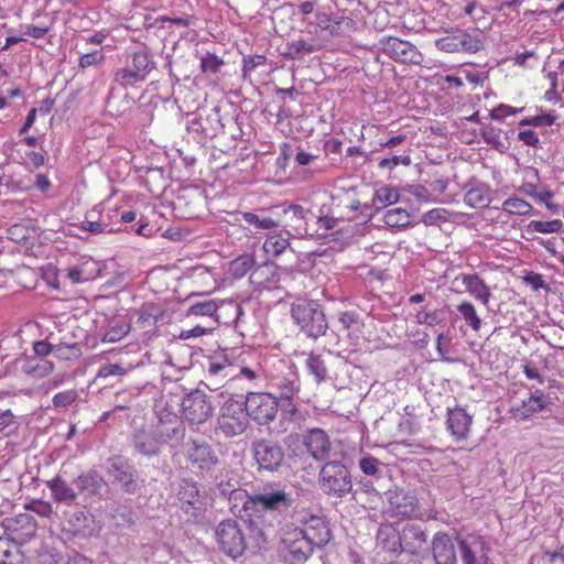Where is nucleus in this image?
<instances>
[{
	"mask_svg": "<svg viewBox=\"0 0 564 564\" xmlns=\"http://www.w3.org/2000/svg\"><path fill=\"white\" fill-rule=\"evenodd\" d=\"M267 58L263 55H253L243 59V78H247L250 73L258 66L264 65Z\"/></svg>",
	"mask_w": 564,
	"mask_h": 564,
	"instance_id": "57",
	"label": "nucleus"
},
{
	"mask_svg": "<svg viewBox=\"0 0 564 564\" xmlns=\"http://www.w3.org/2000/svg\"><path fill=\"white\" fill-rule=\"evenodd\" d=\"M128 373V370L117 364H107L99 368L96 378L106 379L109 377H121Z\"/></svg>",
	"mask_w": 564,
	"mask_h": 564,
	"instance_id": "53",
	"label": "nucleus"
},
{
	"mask_svg": "<svg viewBox=\"0 0 564 564\" xmlns=\"http://www.w3.org/2000/svg\"><path fill=\"white\" fill-rule=\"evenodd\" d=\"M242 219L253 225L259 230H274L278 229V219L273 215L272 206L261 208L257 212H245L241 213Z\"/></svg>",
	"mask_w": 564,
	"mask_h": 564,
	"instance_id": "28",
	"label": "nucleus"
},
{
	"mask_svg": "<svg viewBox=\"0 0 564 564\" xmlns=\"http://www.w3.org/2000/svg\"><path fill=\"white\" fill-rule=\"evenodd\" d=\"M177 499L184 512L191 513L193 518H197L203 507V499L196 482L182 480L177 490Z\"/></svg>",
	"mask_w": 564,
	"mask_h": 564,
	"instance_id": "17",
	"label": "nucleus"
},
{
	"mask_svg": "<svg viewBox=\"0 0 564 564\" xmlns=\"http://www.w3.org/2000/svg\"><path fill=\"white\" fill-rule=\"evenodd\" d=\"M464 202L471 208L487 207L490 202V187L482 182H470Z\"/></svg>",
	"mask_w": 564,
	"mask_h": 564,
	"instance_id": "29",
	"label": "nucleus"
},
{
	"mask_svg": "<svg viewBox=\"0 0 564 564\" xmlns=\"http://www.w3.org/2000/svg\"><path fill=\"white\" fill-rule=\"evenodd\" d=\"M289 48L291 51V55L294 57H302L305 54H310L316 51L315 45L312 41H307L304 39L294 40L289 43Z\"/></svg>",
	"mask_w": 564,
	"mask_h": 564,
	"instance_id": "50",
	"label": "nucleus"
},
{
	"mask_svg": "<svg viewBox=\"0 0 564 564\" xmlns=\"http://www.w3.org/2000/svg\"><path fill=\"white\" fill-rule=\"evenodd\" d=\"M523 108H514L509 105L500 104L490 111V117L495 120H502L507 116L519 113Z\"/></svg>",
	"mask_w": 564,
	"mask_h": 564,
	"instance_id": "56",
	"label": "nucleus"
},
{
	"mask_svg": "<svg viewBox=\"0 0 564 564\" xmlns=\"http://www.w3.org/2000/svg\"><path fill=\"white\" fill-rule=\"evenodd\" d=\"M456 540L448 534L437 532L432 541V553L435 564H457Z\"/></svg>",
	"mask_w": 564,
	"mask_h": 564,
	"instance_id": "21",
	"label": "nucleus"
},
{
	"mask_svg": "<svg viewBox=\"0 0 564 564\" xmlns=\"http://www.w3.org/2000/svg\"><path fill=\"white\" fill-rule=\"evenodd\" d=\"M380 467V460L371 455L367 454L359 459V468L367 476H378Z\"/></svg>",
	"mask_w": 564,
	"mask_h": 564,
	"instance_id": "51",
	"label": "nucleus"
},
{
	"mask_svg": "<svg viewBox=\"0 0 564 564\" xmlns=\"http://www.w3.org/2000/svg\"><path fill=\"white\" fill-rule=\"evenodd\" d=\"M554 122V117L551 115H541L532 117L531 119L522 120L520 122L521 126L524 124H531L534 127H545V126H552Z\"/></svg>",
	"mask_w": 564,
	"mask_h": 564,
	"instance_id": "59",
	"label": "nucleus"
},
{
	"mask_svg": "<svg viewBox=\"0 0 564 564\" xmlns=\"http://www.w3.org/2000/svg\"><path fill=\"white\" fill-rule=\"evenodd\" d=\"M302 444L316 462L332 460V442L322 429H311L302 435Z\"/></svg>",
	"mask_w": 564,
	"mask_h": 564,
	"instance_id": "15",
	"label": "nucleus"
},
{
	"mask_svg": "<svg viewBox=\"0 0 564 564\" xmlns=\"http://www.w3.org/2000/svg\"><path fill=\"white\" fill-rule=\"evenodd\" d=\"M107 225L101 224L100 221H94V220H84L80 224V228L87 231H90L93 234H101L106 230Z\"/></svg>",
	"mask_w": 564,
	"mask_h": 564,
	"instance_id": "63",
	"label": "nucleus"
},
{
	"mask_svg": "<svg viewBox=\"0 0 564 564\" xmlns=\"http://www.w3.org/2000/svg\"><path fill=\"white\" fill-rule=\"evenodd\" d=\"M338 323L341 329L347 332V335L352 338H358L361 332L362 323L359 315L355 312H341L338 315Z\"/></svg>",
	"mask_w": 564,
	"mask_h": 564,
	"instance_id": "39",
	"label": "nucleus"
},
{
	"mask_svg": "<svg viewBox=\"0 0 564 564\" xmlns=\"http://www.w3.org/2000/svg\"><path fill=\"white\" fill-rule=\"evenodd\" d=\"M462 564H484L491 551L489 541L480 534H467L456 538Z\"/></svg>",
	"mask_w": 564,
	"mask_h": 564,
	"instance_id": "10",
	"label": "nucleus"
},
{
	"mask_svg": "<svg viewBox=\"0 0 564 564\" xmlns=\"http://www.w3.org/2000/svg\"><path fill=\"white\" fill-rule=\"evenodd\" d=\"M112 82L119 87L128 89L144 82V79L139 73H135L130 66H127L115 72Z\"/></svg>",
	"mask_w": 564,
	"mask_h": 564,
	"instance_id": "38",
	"label": "nucleus"
},
{
	"mask_svg": "<svg viewBox=\"0 0 564 564\" xmlns=\"http://www.w3.org/2000/svg\"><path fill=\"white\" fill-rule=\"evenodd\" d=\"M301 527H295L316 547L324 546L330 539V530L326 521L318 516L307 514L300 520Z\"/></svg>",
	"mask_w": 564,
	"mask_h": 564,
	"instance_id": "16",
	"label": "nucleus"
},
{
	"mask_svg": "<svg viewBox=\"0 0 564 564\" xmlns=\"http://www.w3.org/2000/svg\"><path fill=\"white\" fill-rule=\"evenodd\" d=\"M54 370V364L52 361L41 359L35 364L32 361L24 366V372L33 378L41 379L51 375Z\"/></svg>",
	"mask_w": 564,
	"mask_h": 564,
	"instance_id": "43",
	"label": "nucleus"
},
{
	"mask_svg": "<svg viewBox=\"0 0 564 564\" xmlns=\"http://www.w3.org/2000/svg\"><path fill=\"white\" fill-rule=\"evenodd\" d=\"M285 557L293 563L305 562L316 549L296 528H289L282 536Z\"/></svg>",
	"mask_w": 564,
	"mask_h": 564,
	"instance_id": "13",
	"label": "nucleus"
},
{
	"mask_svg": "<svg viewBox=\"0 0 564 564\" xmlns=\"http://www.w3.org/2000/svg\"><path fill=\"white\" fill-rule=\"evenodd\" d=\"M243 406H246L248 419L250 417L259 424H267L278 413V397L272 393L249 392Z\"/></svg>",
	"mask_w": 564,
	"mask_h": 564,
	"instance_id": "8",
	"label": "nucleus"
},
{
	"mask_svg": "<svg viewBox=\"0 0 564 564\" xmlns=\"http://www.w3.org/2000/svg\"><path fill=\"white\" fill-rule=\"evenodd\" d=\"M502 210L510 215L527 216L532 213L533 207L527 200L517 196H511L503 202Z\"/></svg>",
	"mask_w": 564,
	"mask_h": 564,
	"instance_id": "41",
	"label": "nucleus"
},
{
	"mask_svg": "<svg viewBox=\"0 0 564 564\" xmlns=\"http://www.w3.org/2000/svg\"><path fill=\"white\" fill-rule=\"evenodd\" d=\"M22 160L26 167L39 169L44 165L45 156L42 152L26 151L22 156Z\"/></svg>",
	"mask_w": 564,
	"mask_h": 564,
	"instance_id": "55",
	"label": "nucleus"
},
{
	"mask_svg": "<svg viewBox=\"0 0 564 564\" xmlns=\"http://www.w3.org/2000/svg\"><path fill=\"white\" fill-rule=\"evenodd\" d=\"M224 62L215 54H206L200 58V68L204 73L216 74L219 72Z\"/></svg>",
	"mask_w": 564,
	"mask_h": 564,
	"instance_id": "52",
	"label": "nucleus"
},
{
	"mask_svg": "<svg viewBox=\"0 0 564 564\" xmlns=\"http://www.w3.org/2000/svg\"><path fill=\"white\" fill-rule=\"evenodd\" d=\"M74 485L77 489V494H82L87 497H101L102 491L106 489L105 479L95 470L79 475L74 479Z\"/></svg>",
	"mask_w": 564,
	"mask_h": 564,
	"instance_id": "25",
	"label": "nucleus"
},
{
	"mask_svg": "<svg viewBox=\"0 0 564 564\" xmlns=\"http://www.w3.org/2000/svg\"><path fill=\"white\" fill-rule=\"evenodd\" d=\"M130 330L129 324L123 321H113L110 328L104 335L102 340L108 343H117L121 340Z\"/></svg>",
	"mask_w": 564,
	"mask_h": 564,
	"instance_id": "46",
	"label": "nucleus"
},
{
	"mask_svg": "<svg viewBox=\"0 0 564 564\" xmlns=\"http://www.w3.org/2000/svg\"><path fill=\"white\" fill-rule=\"evenodd\" d=\"M186 456L199 469L208 470L218 463L216 453L206 442L189 441L187 443Z\"/></svg>",
	"mask_w": 564,
	"mask_h": 564,
	"instance_id": "18",
	"label": "nucleus"
},
{
	"mask_svg": "<svg viewBox=\"0 0 564 564\" xmlns=\"http://www.w3.org/2000/svg\"><path fill=\"white\" fill-rule=\"evenodd\" d=\"M318 484L324 494L343 498L352 490V479L345 464L337 459L326 462L318 473Z\"/></svg>",
	"mask_w": 564,
	"mask_h": 564,
	"instance_id": "3",
	"label": "nucleus"
},
{
	"mask_svg": "<svg viewBox=\"0 0 564 564\" xmlns=\"http://www.w3.org/2000/svg\"><path fill=\"white\" fill-rule=\"evenodd\" d=\"M47 487L52 491V496L56 502L72 505L77 499V491L59 476L47 481Z\"/></svg>",
	"mask_w": 564,
	"mask_h": 564,
	"instance_id": "31",
	"label": "nucleus"
},
{
	"mask_svg": "<svg viewBox=\"0 0 564 564\" xmlns=\"http://www.w3.org/2000/svg\"><path fill=\"white\" fill-rule=\"evenodd\" d=\"M457 311L473 330L478 332L480 329L481 319L473 303L464 301L457 305Z\"/></svg>",
	"mask_w": 564,
	"mask_h": 564,
	"instance_id": "42",
	"label": "nucleus"
},
{
	"mask_svg": "<svg viewBox=\"0 0 564 564\" xmlns=\"http://www.w3.org/2000/svg\"><path fill=\"white\" fill-rule=\"evenodd\" d=\"M447 212L443 208H434L423 215L422 221L425 225H433L437 220L446 219Z\"/></svg>",
	"mask_w": 564,
	"mask_h": 564,
	"instance_id": "60",
	"label": "nucleus"
},
{
	"mask_svg": "<svg viewBox=\"0 0 564 564\" xmlns=\"http://www.w3.org/2000/svg\"><path fill=\"white\" fill-rule=\"evenodd\" d=\"M306 368L316 383L325 381L328 377L326 362L321 355L310 352L306 358Z\"/></svg>",
	"mask_w": 564,
	"mask_h": 564,
	"instance_id": "37",
	"label": "nucleus"
},
{
	"mask_svg": "<svg viewBox=\"0 0 564 564\" xmlns=\"http://www.w3.org/2000/svg\"><path fill=\"white\" fill-rule=\"evenodd\" d=\"M545 408L543 394L531 395L528 400H523L519 405H512L510 413L516 420H527L533 413L539 412Z\"/></svg>",
	"mask_w": 564,
	"mask_h": 564,
	"instance_id": "30",
	"label": "nucleus"
},
{
	"mask_svg": "<svg viewBox=\"0 0 564 564\" xmlns=\"http://www.w3.org/2000/svg\"><path fill=\"white\" fill-rule=\"evenodd\" d=\"M218 304L214 300H205L192 304L187 312V316H214L218 310Z\"/></svg>",
	"mask_w": 564,
	"mask_h": 564,
	"instance_id": "44",
	"label": "nucleus"
},
{
	"mask_svg": "<svg viewBox=\"0 0 564 564\" xmlns=\"http://www.w3.org/2000/svg\"><path fill=\"white\" fill-rule=\"evenodd\" d=\"M107 473L124 492L133 495L139 490L138 471L124 459L119 457L109 459Z\"/></svg>",
	"mask_w": 564,
	"mask_h": 564,
	"instance_id": "14",
	"label": "nucleus"
},
{
	"mask_svg": "<svg viewBox=\"0 0 564 564\" xmlns=\"http://www.w3.org/2000/svg\"><path fill=\"white\" fill-rule=\"evenodd\" d=\"M256 261L251 254H242L235 259L230 264V270L236 278H242L254 265Z\"/></svg>",
	"mask_w": 564,
	"mask_h": 564,
	"instance_id": "45",
	"label": "nucleus"
},
{
	"mask_svg": "<svg viewBox=\"0 0 564 564\" xmlns=\"http://www.w3.org/2000/svg\"><path fill=\"white\" fill-rule=\"evenodd\" d=\"M249 424L248 413L242 401L229 399L219 410L216 432L225 437H235L242 434Z\"/></svg>",
	"mask_w": 564,
	"mask_h": 564,
	"instance_id": "5",
	"label": "nucleus"
},
{
	"mask_svg": "<svg viewBox=\"0 0 564 564\" xmlns=\"http://www.w3.org/2000/svg\"><path fill=\"white\" fill-rule=\"evenodd\" d=\"M409 192L419 200L427 202L430 199V192L422 185L410 186Z\"/></svg>",
	"mask_w": 564,
	"mask_h": 564,
	"instance_id": "64",
	"label": "nucleus"
},
{
	"mask_svg": "<svg viewBox=\"0 0 564 564\" xmlns=\"http://www.w3.org/2000/svg\"><path fill=\"white\" fill-rule=\"evenodd\" d=\"M390 510L394 516L410 518L414 514L417 507L416 497L402 489L391 491L389 494Z\"/></svg>",
	"mask_w": 564,
	"mask_h": 564,
	"instance_id": "23",
	"label": "nucleus"
},
{
	"mask_svg": "<svg viewBox=\"0 0 564 564\" xmlns=\"http://www.w3.org/2000/svg\"><path fill=\"white\" fill-rule=\"evenodd\" d=\"M208 373L210 379L219 377L231 383L243 379L251 382L258 377V370L245 366V360L234 349L215 352L209 357Z\"/></svg>",
	"mask_w": 564,
	"mask_h": 564,
	"instance_id": "1",
	"label": "nucleus"
},
{
	"mask_svg": "<svg viewBox=\"0 0 564 564\" xmlns=\"http://www.w3.org/2000/svg\"><path fill=\"white\" fill-rule=\"evenodd\" d=\"M33 350L36 356L44 358L54 350V346L46 340H39L33 344Z\"/></svg>",
	"mask_w": 564,
	"mask_h": 564,
	"instance_id": "61",
	"label": "nucleus"
},
{
	"mask_svg": "<svg viewBox=\"0 0 564 564\" xmlns=\"http://www.w3.org/2000/svg\"><path fill=\"white\" fill-rule=\"evenodd\" d=\"M214 408L207 394L199 390H193L182 400V413L191 424H202L213 414Z\"/></svg>",
	"mask_w": 564,
	"mask_h": 564,
	"instance_id": "9",
	"label": "nucleus"
},
{
	"mask_svg": "<svg viewBox=\"0 0 564 564\" xmlns=\"http://www.w3.org/2000/svg\"><path fill=\"white\" fill-rule=\"evenodd\" d=\"M402 551L414 554L425 542L426 535L419 524L406 523L400 527Z\"/></svg>",
	"mask_w": 564,
	"mask_h": 564,
	"instance_id": "26",
	"label": "nucleus"
},
{
	"mask_svg": "<svg viewBox=\"0 0 564 564\" xmlns=\"http://www.w3.org/2000/svg\"><path fill=\"white\" fill-rule=\"evenodd\" d=\"M410 163H411L410 156L406 154H402V155H393L392 158L381 160L379 163V166L382 169H384V167L392 169L393 166H397L399 164L409 165Z\"/></svg>",
	"mask_w": 564,
	"mask_h": 564,
	"instance_id": "58",
	"label": "nucleus"
},
{
	"mask_svg": "<svg viewBox=\"0 0 564 564\" xmlns=\"http://www.w3.org/2000/svg\"><path fill=\"white\" fill-rule=\"evenodd\" d=\"M8 238L23 246L32 245L36 238V230L24 224H14L8 228Z\"/></svg>",
	"mask_w": 564,
	"mask_h": 564,
	"instance_id": "36",
	"label": "nucleus"
},
{
	"mask_svg": "<svg viewBox=\"0 0 564 564\" xmlns=\"http://www.w3.org/2000/svg\"><path fill=\"white\" fill-rule=\"evenodd\" d=\"M473 417L463 408L449 409L447 412V429L458 441L468 436Z\"/></svg>",
	"mask_w": 564,
	"mask_h": 564,
	"instance_id": "24",
	"label": "nucleus"
},
{
	"mask_svg": "<svg viewBox=\"0 0 564 564\" xmlns=\"http://www.w3.org/2000/svg\"><path fill=\"white\" fill-rule=\"evenodd\" d=\"M415 321L419 324L435 326L445 321V312L443 310H435L432 312L420 311L415 315Z\"/></svg>",
	"mask_w": 564,
	"mask_h": 564,
	"instance_id": "48",
	"label": "nucleus"
},
{
	"mask_svg": "<svg viewBox=\"0 0 564 564\" xmlns=\"http://www.w3.org/2000/svg\"><path fill=\"white\" fill-rule=\"evenodd\" d=\"M216 539L220 550L231 557H238L246 550V536L236 520L221 521L216 528Z\"/></svg>",
	"mask_w": 564,
	"mask_h": 564,
	"instance_id": "7",
	"label": "nucleus"
},
{
	"mask_svg": "<svg viewBox=\"0 0 564 564\" xmlns=\"http://www.w3.org/2000/svg\"><path fill=\"white\" fill-rule=\"evenodd\" d=\"M252 453L259 469L278 471L284 462V451L281 445L268 440L252 443Z\"/></svg>",
	"mask_w": 564,
	"mask_h": 564,
	"instance_id": "12",
	"label": "nucleus"
},
{
	"mask_svg": "<svg viewBox=\"0 0 564 564\" xmlns=\"http://www.w3.org/2000/svg\"><path fill=\"white\" fill-rule=\"evenodd\" d=\"M130 67L145 80L148 75L155 68V62L149 52L139 51L132 54Z\"/></svg>",
	"mask_w": 564,
	"mask_h": 564,
	"instance_id": "35",
	"label": "nucleus"
},
{
	"mask_svg": "<svg viewBox=\"0 0 564 564\" xmlns=\"http://www.w3.org/2000/svg\"><path fill=\"white\" fill-rule=\"evenodd\" d=\"M376 545L379 550L392 555L403 552L400 525L382 523L377 531Z\"/></svg>",
	"mask_w": 564,
	"mask_h": 564,
	"instance_id": "19",
	"label": "nucleus"
},
{
	"mask_svg": "<svg viewBox=\"0 0 564 564\" xmlns=\"http://www.w3.org/2000/svg\"><path fill=\"white\" fill-rule=\"evenodd\" d=\"M77 397H78V393L76 390H74V389L65 390V391L56 393L53 397L52 402L55 408H66V406L70 405L73 402H75Z\"/></svg>",
	"mask_w": 564,
	"mask_h": 564,
	"instance_id": "54",
	"label": "nucleus"
},
{
	"mask_svg": "<svg viewBox=\"0 0 564 564\" xmlns=\"http://www.w3.org/2000/svg\"><path fill=\"white\" fill-rule=\"evenodd\" d=\"M383 221L391 228H405L411 224V215L406 209L397 207L386 212Z\"/></svg>",
	"mask_w": 564,
	"mask_h": 564,
	"instance_id": "40",
	"label": "nucleus"
},
{
	"mask_svg": "<svg viewBox=\"0 0 564 564\" xmlns=\"http://www.w3.org/2000/svg\"><path fill=\"white\" fill-rule=\"evenodd\" d=\"M384 52L395 61L419 64L422 59L417 48L408 41L390 37L383 46Z\"/></svg>",
	"mask_w": 564,
	"mask_h": 564,
	"instance_id": "20",
	"label": "nucleus"
},
{
	"mask_svg": "<svg viewBox=\"0 0 564 564\" xmlns=\"http://www.w3.org/2000/svg\"><path fill=\"white\" fill-rule=\"evenodd\" d=\"M272 212L278 219V228H281L293 239H303L311 236L307 228L306 212L297 204L272 205Z\"/></svg>",
	"mask_w": 564,
	"mask_h": 564,
	"instance_id": "4",
	"label": "nucleus"
},
{
	"mask_svg": "<svg viewBox=\"0 0 564 564\" xmlns=\"http://www.w3.org/2000/svg\"><path fill=\"white\" fill-rule=\"evenodd\" d=\"M105 61V53L102 48L94 50L91 52L85 53L79 57L78 67L80 69H86L93 66H99Z\"/></svg>",
	"mask_w": 564,
	"mask_h": 564,
	"instance_id": "49",
	"label": "nucleus"
},
{
	"mask_svg": "<svg viewBox=\"0 0 564 564\" xmlns=\"http://www.w3.org/2000/svg\"><path fill=\"white\" fill-rule=\"evenodd\" d=\"M273 387L279 390V398L291 400L300 390V381L295 373L273 379Z\"/></svg>",
	"mask_w": 564,
	"mask_h": 564,
	"instance_id": "33",
	"label": "nucleus"
},
{
	"mask_svg": "<svg viewBox=\"0 0 564 564\" xmlns=\"http://www.w3.org/2000/svg\"><path fill=\"white\" fill-rule=\"evenodd\" d=\"M563 223L561 219H553L549 221L542 220H532L528 225L529 230L542 232V234H553L557 232L562 229Z\"/></svg>",
	"mask_w": 564,
	"mask_h": 564,
	"instance_id": "47",
	"label": "nucleus"
},
{
	"mask_svg": "<svg viewBox=\"0 0 564 564\" xmlns=\"http://www.w3.org/2000/svg\"><path fill=\"white\" fill-rule=\"evenodd\" d=\"M249 502L260 506L265 510H286L293 503V497L286 491L285 486L276 482H268L252 496L248 497Z\"/></svg>",
	"mask_w": 564,
	"mask_h": 564,
	"instance_id": "6",
	"label": "nucleus"
},
{
	"mask_svg": "<svg viewBox=\"0 0 564 564\" xmlns=\"http://www.w3.org/2000/svg\"><path fill=\"white\" fill-rule=\"evenodd\" d=\"M291 239L292 237L282 229L269 234L263 242V251L265 254L276 258L291 247Z\"/></svg>",
	"mask_w": 564,
	"mask_h": 564,
	"instance_id": "32",
	"label": "nucleus"
},
{
	"mask_svg": "<svg viewBox=\"0 0 564 564\" xmlns=\"http://www.w3.org/2000/svg\"><path fill=\"white\" fill-rule=\"evenodd\" d=\"M135 451L143 456H155L164 444L163 430L139 431L133 438Z\"/></svg>",
	"mask_w": 564,
	"mask_h": 564,
	"instance_id": "22",
	"label": "nucleus"
},
{
	"mask_svg": "<svg viewBox=\"0 0 564 564\" xmlns=\"http://www.w3.org/2000/svg\"><path fill=\"white\" fill-rule=\"evenodd\" d=\"M455 280H462L466 291L484 305H488L491 292L489 286L478 274L462 273Z\"/></svg>",
	"mask_w": 564,
	"mask_h": 564,
	"instance_id": "27",
	"label": "nucleus"
},
{
	"mask_svg": "<svg viewBox=\"0 0 564 564\" xmlns=\"http://www.w3.org/2000/svg\"><path fill=\"white\" fill-rule=\"evenodd\" d=\"M435 45L446 53H476L482 48V43L478 36L459 29L446 32L443 37L435 41Z\"/></svg>",
	"mask_w": 564,
	"mask_h": 564,
	"instance_id": "11",
	"label": "nucleus"
},
{
	"mask_svg": "<svg viewBox=\"0 0 564 564\" xmlns=\"http://www.w3.org/2000/svg\"><path fill=\"white\" fill-rule=\"evenodd\" d=\"M10 426H17L15 415L11 410L0 411V432Z\"/></svg>",
	"mask_w": 564,
	"mask_h": 564,
	"instance_id": "62",
	"label": "nucleus"
},
{
	"mask_svg": "<svg viewBox=\"0 0 564 564\" xmlns=\"http://www.w3.org/2000/svg\"><path fill=\"white\" fill-rule=\"evenodd\" d=\"M291 316L301 330L313 338L325 335L328 328L325 313L315 301L297 300L292 304Z\"/></svg>",
	"mask_w": 564,
	"mask_h": 564,
	"instance_id": "2",
	"label": "nucleus"
},
{
	"mask_svg": "<svg viewBox=\"0 0 564 564\" xmlns=\"http://www.w3.org/2000/svg\"><path fill=\"white\" fill-rule=\"evenodd\" d=\"M400 199V193L397 187L384 185L376 189L372 205L379 210L383 209L387 206L395 204Z\"/></svg>",
	"mask_w": 564,
	"mask_h": 564,
	"instance_id": "34",
	"label": "nucleus"
}]
</instances>
